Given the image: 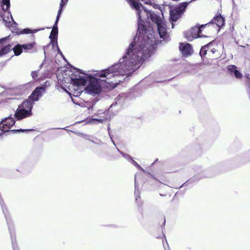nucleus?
<instances>
[{
    "label": "nucleus",
    "mask_w": 250,
    "mask_h": 250,
    "mask_svg": "<svg viewBox=\"0 0 250 250\" xmlns=\"http://www.w3.org/2000/svg\"><path fill=\"white\" fill-rule=\"evenodd\" d=\"M65 1V0H61V2H63Z\"/></svg>",
    "instance_id": "a19ab883"
},
{
    "label": "nucleus",
    "mask_w": 250,
    "mask_h": 250,
    "mask_svg": "<svg viewBox=\"0 0 250 250\" xmlns=\"http://www.w3.org/2000/svg\"><path fill=\"white\" fill-rule=\"evenodd\" d=\"M1 5L4 11H7L10 7V0H1Z\"/></svg>",
    "instance_id": "a211bd4d"
},
{
    "label": "nucleus",
    "mask_w": 250,
    "mask_h": 250,
    "mask_svg": "<svg viewBox=\"0 0 250 250\" xmlns=\"http://www.w3.org/2000/svg\"><path fill=\"white\" fill-rule=\"evenodd\" d=\"M59 21L55 20L54 24L52 27V30L51 31L49 35V39L50 40H57L58 35V24Z\"/></svg>",
    "instance_id": "9d476101"
},
{
    "label": "nucleus",
    "mask_w": 250,
    "mask_h": 250,
    "mask_svg": "<svg viewBox=\"0 0 250 250\" xmlns=\"http://www.w3.org/2000/svg\"><path fill=\"white\" fill-rule=\"evenodd\" d=\"M207 177L206 175L202 176L200 177H199L198 175L194 176L193 177L188 180L185 183H184L181 187V188L183 186H187L188 184H191L195 182H197L199 181L200 179L203 178L204 177Z\"/></svg>",
    "instance_id": "4468645a"
},
{
    "label": "nucleus",
    "mask_w": 250,
    "mask_h": 250,
    "mask_svg": "<svg viewBox=\"0 0 250 250\" xmlns=\"http://www.w3.org/2000/svg\"><path fill=\"white\" fill-rule=\"evenodd\" d=\"M68 1H66V0H65V1L60 2L59 9L56 18V20L59 21L61 14L63 11V8L66 5Z\"/></svg>",
    "instance_id": "ddd939ff"
},
{
    "label": "nucleus",
    "mask_w": 250,
    "mask_h": 250,
    "mask_svg": "<svg viewBox=\"0 0 250 250\" xmlns=\"http://www.w3.org/2000/svg\"><path fill=\"white\" fill-rule=\"evenodd\" d=\"M111 142L112 143H113V144L116 146V148L117 147L116 146V144L115 143V142L114 141V140H113L112 138H111Z\"/></svg>",
    "instance_id": "f704fd0d"
},
{
    "label": "nucleus",
    "mask_w": 250,
    "mask_h": 250,
    "mask_svg": "<svg viewBox=\"0 0 250 250\" xmlns=\"http://www.w3.org/2000/svg\"><path fill=\"white\" fill-rule=\"evenodd\" d=\"M165 223H166V220H165V221H164V223H163V224H164V225H165Z\"/></svg>",
    "instance_id": "79ce46f5"
},
{
    "label": "nucleus",
    "mask_w": 250,
    "mask_h": 250,
    "mask_svg": "<svg viewBox=\"0 0 250 250\" xmlns=\"http://www.w3.org/2000/svg\"><path fill=\"white\" fill-rule=\"evenodd\" d=\"M138 169H140L143 172H145V169L144 168H143L141 167V168H139Z\"/></svg>",
    "instance_id": "e433bc0d"
},
{
    "label": "nucleus",
    "mask_w": 250,
    "mask_h": 250,
    "mask_svg": "<svg viewBox=\"0 0 250 250\" xmlns=\"http://www.w3.org/2000/svg\"><path fill=\"white\" fill-rule=\"evenodd\" d=\"M228 71L229 75L235 76L236 79H240L242 77V74L234 65H229L228 66Z\"/></svg>",
    "instance_id": "1a4fd4ad"
},
{
    "label": "nucleus",
    "mask_w": 250,
    "mask_h": 250,
    "mask_svg": "<svg viewBox=\"0 0 250 250\" xmlns=\"http://www.w3.org/2000/svg\"><path fill=\"white\" fill-rule=\"evenodd\" d=\"M196 25L192 27L190 30L185 33V38L188 41H192L193 39H197L201 37V36L202 32V28H204L205 26Z\"/></svg>",
    "instance_id": "20e7f679"
},
{
    "label": "nucleus",
    "mask_w": 250,
    "mask_h": 250,
    "mask_svg": "<svg viewBox=\"0 0 250 250\" xmlns=\"http://www.w3.org/2000/svg\"><path fill=\"white\" fill-rule=\"evenodd\" d=\"M134 43H130L126 49L125 53L121 58L119 62L111 66L100 71L97 75L100 78H105L106 80L95 78L91 74H86L83 70L71 66L75 72L79 75H75L71 78L73 85L78 87L84 86L88 83L85 90L88 94L94 95L99 94L102 90L101 84L106 82V86L109 89H113L125 80V75L130 76L138 69L146 59L153 54L154 51L139 48L134 46Z\"/></svg>",
    "instance_id": "f257e3e1"
},
{
    "label": "nucleus",
    "mask_w": 250,
    "mask_h": 250,
    "mask_svg": "<svg viewBox=\"0 0 250 250\" xmlns=\"http://www.w3.org/2000/svg\"><path fill=\"white\" fill-rule=\"evenodd\" d=\"M131 164H132L134 166L136 167L137 168H141V166L133 159L131 160V162H130Z\"/></svg>",
    "instance_id": "a878e982"
},
{
    "label": "nucleus",
    "mask_w": 250,
    "mask_h": 250,
    "mask_svg": "<svg viewBox=\"0 0 250 250\" xmlns=\"http://www.w3.org/2000/svg\"><path fill=\"white\" fill-rule=\"evenodd\" d=\"M31 76L34 80L36 79L38 77V71H34L31 72Z\"/></svg>",
    "instance_id": "393cba45"
},
{
    "label": "nucleus",
    "mask_w": 250,
    "mask_h": 250,
    "mask_svg": "<svg viewBox=\"0 0 250 250\" xmlns=\"http://www.w3.org/2000/svg\"><path fill=\"white\" fill-rule=\"evenodd\" d=\"M69 0H66V1H68Z\"/></svg>",
    "instance_id": "c03bdc74"
},
{
    "label": "nucleus",
    "mask_w": 250,
    "mask_h": 250,
    "mask_svg": "<svg viewBox=\"0 0 250 250\" xmlns=\"http://www.w3.org/2000/svg\"><path fill=\"white\" fill-rule=\"evenodd\" d=\"M91 124H98V123H102L103 120L102 119H95L93 118L90 121Z\"/></svg>",
    "instance_id": "5701e85b"
},
{
    "label": "nucleus",
    "mask_w": 250,
    "mask_h": 250,
    "mask_svg": "<svg viewBox=\"0 0 250 250\" xmlns=\"http://www.w3.org/2000/svg\"><path fill=\"white\" fill-rule=\"evenodd\" d=\"M117 151L128 161L130 163L131 162V160H133V158L129 154L124 153L123 151H121L118 147H116Z\"/></svg>",
    "instance_id": "6ab92c4d"
},
{
    "label": "nucleus",
    "mask_w": 250,
    "mask_h": 250,
    "mask_svg": "<svg viewBox=\"0 0 250 250\" xmlns=\"http://www.w3.org/2000/svg\"><path fill=\"white\" fill-rule=\"evenodd\" d=\"M8 38V37L0 39V43H2L3 42H4Z\"/></svg>",
    "instance_id": "c756f323"
},
{
    "label": "nucleus",
    "mask_w": 250,
    "mask_h": 250,
    "mask_svg": "<svg viewBox=\"0 0 250 250\" xmlns=\"http://www.w3.org/2000/svg\"><path fill=\"white\" fill-rule=\"evenodd\" d=\"M158 161V159L157 158L155 160V161H154V162L152 164V165H153L154 163L157 162Z\"/></svg>",
    "instance_id": "c9c22d12"
},
{
    "label": "nucleus",
    "mask_w": 250,
    "mask_h": 250,
    "mask_svg": "<svg viewBox=\"0 0 250 250\" xmlns=\"http://www.w3.org/2000/svg\"><path fill=\"white\" fill-rule=\"evenodd\" d=\"M142 1L146 4H151L152 0H142Z\"/></svg>",
    "instance_id": "cd10ccee"
},
{
    "label": "nucleus",
    "mask_w": 250,
    "mask_h": 250,
    "mask_svg": "<svg viewBox=\"0 0 250 250\" xmlns=\"http://www.w3.org/2000/svg\"><path fill=\"white\" fill-rule=\"evenodd\" d=\"M3 132L0 133V137L3 135Z\"/></svg>",
    "instance_id": "58836bf2"
},
{
    "label": "nucleus",
    "mask_w": 250,
    "mask_h": 250,
    "mask_svg": "<svg viewBox=\"0 0 250 250\" xmlns=\"http://www.w3.org/2000/svg\"><path fill=\"white\" fill-rule=\"evenodd\" d=\"M11 19L12 20V21L13 22V24H14L15 27H16V26L18 25V24L14 21L12 16H11Z\"/></svg>",
    "instance_id": "72a5a7b5"
},
{
    "label": "nucleus",
    "mask_w": 250,
    "mask_h": 250,
    "mask_svg": "<svg viewBox=\"0 0 250 250\" xmlns=\"http://www.w3.org/2000/svg\"><path fill=\"white\" fill-rule=\"evenodd\" d=\"M225 18L220 14L215 16L208 23L203 25V26L212 25L217 27V30L219 31L220 27L225 25Z\"/></svg>",
    "instance_id": "39448f33"
},
{
    "label": "nucleus",
    "mask_w": 250,
    "mask_h": 250,
    "mask_svg": "<svg viewBox=\"0 0 250 250\" xmlns=\"http://www.w3.org/2000/svg\"><path fill=\"white\" fill-rule=\"evenodd\" d=\"M13 50L14 52V54L16 56L20 55L22 52V48L21 44H17L13 48Z\"/></svg>",
    "instance_id": "dca6fc26"
},
{
    "label": "nucleus",
    "mask_w": 250,
    "mask_h": 250,
    "mask_svg": "<svg viewBox=\"0 0 250 250\" xmlns=\"http://www.w3.org/2000/svg\"><path fill=\"white\" fill-rule=\"evenodd\" d=\"M44 29V28H39V29H33L31 33H35L39 31L43 30Z\"/></svg>",
    "instance_id": "bb28decb"
},
{
    "label": "nucleus",
    "mask_w": 250,
    "mask_h": 250,
    "mask_svg": "<svg viewBox=\"0 0 250 250\" xmlns=\"http://www.w3.org/2000/svg\"><path fill=\"white\" fill-rule=\"evenodd\" d=\"M44 55L45 56V51L44 50Z\"/></svg>",
    "instance_id": "37998d69"
},
{
    "label": "nucleus",
    "mask_w": 250,
    "mask_h": 250,
    "mask_svg": "<svg viewBox=\"0 0 250 250\" xmlns=\"http://www.w3.org/2000/svg\"><path fill=\"white\" fill-rule=\"evenodd\" d=\"M33 129H14L11 130V131L14 133H20V132H29L30 131H32Z\"/></svg>",
    "instance_id": "412c9836"
},
{
    "label": "nucleus",
    "mask_w": 250,
    "mask_h": 250,
    "mask_svg": "<svg viewBox=\"0 0 250 250\" xmlns=\"http://www.w3.org/2000/svg\"><path fill=\"white\" fill-rule=\"evenodd\" d=\"M62 59H63V60H64L65 62H66V60L64 57V56L63 55V56H62Z\"/></svg>",
    "instance_id": "4c0bfd02"
},
{
    "label": "nucleus",
    "mask_w": 250,
    "mask_h": 250,
    "mask_svg": "<svg viewBox=\"0 0 250 250\" xmlns=\"http://www.w3.org/2000/svg\"><path fill=\"white\" fill-rule=\"evenodd\" d=\"M33 104L34 103L31 101H23L17 109L14 115L15 118L17 120H21L31 116Z\"/></svg>",
    "instance_id": "7ed1b4c3"
},
{
    "label": "nucleus",
    "mask_w": 250,
    "mask_h": 250,
    "mask_svg": "<svg viewBox=\"0 0 250 250\" xmlns=\"http://www.w3.org/2000/svg\"><path fill=\"white\" fill-rule=\"evenodd\" d=\"M32 31V30L30 28H24L22 30V31L21 32V34H30L31 33Z\"/></svg>",
    "instance_id": "4be33fe9"
},
{
    "label": "nucleus",
    "mask_w": 250,
    "mask_h": 250,
    "mask_svg": "<svg viewBox=\"0 0 250 250\" xmlns=\"http://www.w3.org/2000/svg\"><path fill=\"white\" fill-rule=\"evenodd\" d=\"M137 183H136V177L135 178V191H134V194H135V196H136L135 197V199H136V201L137 202L138 199L139 198H140V193L139 192V191L137 189Z\"/></svg>",
    "instance_id": "aec40b11"
},
{
    "label": "nucleus",
    "mask_w": 250,
    "mask_h": 250,
    "mask_svg": "<svg viewBox=\"0 0 250 250\" xmlns=\"http://www.w3.org/2000/svg\"><path fill=\"white\" fill-rule=\"evenodd\" d=\"M11 47L12 45L9 44L2 47L0 50V56L7 54L11 50Z\"/></svg>",
    "instance_id": "2eb2a0df"
},
{
    "label": "nucleus",
    "mask_w": 250,
    "mask_h": 250,
    "mask_svg": "<svg viewBox=\"0 0 250 250\" xmlns=\"http://www.w3.org/2000/svg\"><path fill=\"white\" fill-rule=\"evenodd\" d=\"M213 41L209 42L208 44L205 45L203 46H202L200 51V56L203 58L204 57L206 56L207 53V51L208 50L209 46L212 44Z\"/></svg>",
    "instance_id": "f8f14e48"
},
{
    "label": "nucleus",
    "mask_w": 250,
    "mask_h": 250,
    "mask_svg": "<svg viewBox=\"0 0 250 250\" xmlns=\"http://www.w3.org/2000/svg\"><path fill=\"white\" fill-rule=\"evenodd\" d=\"M50 44H52L53 48L59 47L57 40H50Z\"/></svg>",
    "instance_id": "b1692460"
},
{
    "label": "nucleus",
    "mask_w": 250,
    "mask_h": 250,
    "mask_svg": "<svg viewBox=\"0 0 250 250\" xmlns=\"http://www.w3.org/2000/svg\"><path fill=\"white\" fill-rule=\"evenodd\" d=\"M217 51V50L215 49V48H212L210 50V51L209 52V53L210 52L212 54H214Z\"/></svg>",
    "instance_id": "473e14b6"
},
{
    "label": "nucleus",
    "mask_w": 250,
    "mask_h": 250,
    "mask_svg": "<svg viewBox=\"0 0 250 250\" xmlns=\"http://www.w3.org/2000/svg\"><path fill=\"white\" fill-rule=\"evenodd\" d=\"M179 50L185 57L190 56L193 53L192 46L189 43L180 42L179 43Z\"/></svg>",
    "instance_id": "6e6552de"
},
{
    "label": "nucleus",
    "mask_w": 250,
    "mask_h": 250,
    "mask_svg": "<svg viewBox=\"0 0 250 250\" xmlns=\"http://www.w3.org/2000/svg\"><path fill=\"white\" fill-rule=\"evenodd\" d=\"M109 135L110 139H111V138H112V136L110 135V134L109 133Z\"/></svg>",
    "instance_id": "ea45409f"
},
{
    "label": "nucleus",
    "mask_w": 250,
    "mask_h": 250,
    "mask_svg": "<svg viewBox=\"0 0 250 250\" xmlns=\"http://www.w3.org/2000/svg\"><path fill=\"white\" fill-rule=\"evenodd\" d=\"M122 104V101H121V97L119 96L115 99L114 102L108 108L109 112H113V108L115 106H118V107H120Z\"/></svg>",
    "instance_id": "9b49d317"
},
{
    "label": "nucleus",
    "mask_w": 250,
    "mask_h": 250,
    "mask_svg": "<svg viewBox=\"0 0 250 250\" xmlns=\"http://www.w3.org/2000/svg\"><path fill=\"white\" fill-rule=\"evenodd\" d=\"M36 43L35 42H30L26 44H21L22 50H30L34 48Z\"/></svg>",
    "instance_id": "f3484780"
},
{
    "label": "nucleus",
    "mask_w": 250,
    "mask_h": 250,
    "mask_svg": "<svg viewBox=\"0 0 250 250\" xmlns=\"http://www.w3.org/2000/svg\"><path fill=\"white\" fill-rule=\"evenodd\" d=\"M97 140L98 141V142H95L94 141H91V142L93 143H95L96 144H99V145L102 144L103 143L101 140H97Z\"/></svg>",
    "instance_id": "7c9ffc66"
},
{
    "label": "nucleus",
    "mask_w": 250,
    "mask_h": 250,
    "mask_svg": "<svg viewBox=\"0 0 250 250\" xmlns=\"http://www.w3.org/2000/svg\"><path fill=\"white\" fill-rule=\"evenodd\" d=\"M57 50L58 53L61 56H63V54H62V52L61 51V50H60L59 47H58L57 48Z\"/></svg>",
    "instance_id": "c85d7f7f"
},
{
    "label": "nucleus",
    "mask_w": 250,
    "mask_h": 250,
    "mask_svg": "<svg viewBox=\"0 0 250 250\" xmlns=\"http://www.w3.org/2000/svg\"><path fill=\"white\" fill-rule=\"evenodd\" d=\"M77 134L81 135L84 138L88 137V135H85V134H84L83 133H78Z\"/></svg>",
    "instance_id": "2f4dec72"
},
{
    "label": "nucleus",
    "mask_w": 250,
    "mask_h": 250,
    "mask_svg": "<svg viewBox=\"0 0 250 250\" xmlns=\"http://www.w3.org/2000/svg\"><path fill=\"white\" fill-rule=\"evenodd\" d=\"M15 124V119L10 115L0 122V130L3 132H8Z\"/></svg>",
    "instance_id": "423d86ee"
},
{
    "label": "nucleus",
    "mask_w": 250,
    "mask_h": 250,
    "mask_svg": "<svg viewBox=\"0 0 250 250\" xmlns=\"http://www.w3.org/2000/svg\"><path fill=\"white\" fill-rule=\"evenodd\" d=\"M45 91V87L44 86H41L37 87L35 90L32 92L29 98L31 101V102L34 103V102L38 101L40 97Z\"/></svg>",
    "instance_id": "0eeeda50"
},
{
    "label": "nucleus",
    "mask_w": 250,
    "mask_h": 250,
    "mask_svg": "<svg viewBox=\"0 0 250 250\" xmlns=\"http://www.w3.org/2000/svg\"><path fill=\"white\" fill-rule=\"evenodd\" d=\"M132 9L136 11L138 17V30L133 39L134 46L149 50L154 51L157 47L158 40L155 36V33L150 23L144 21V17L146 16L157 26L160 38L165 42L169 41V36L167 32L166 25L160 16L151 10H148L142 3L137 0H126Z\"/></svg>",
    "instance_id": "f03ea898"
}]
</instances>
